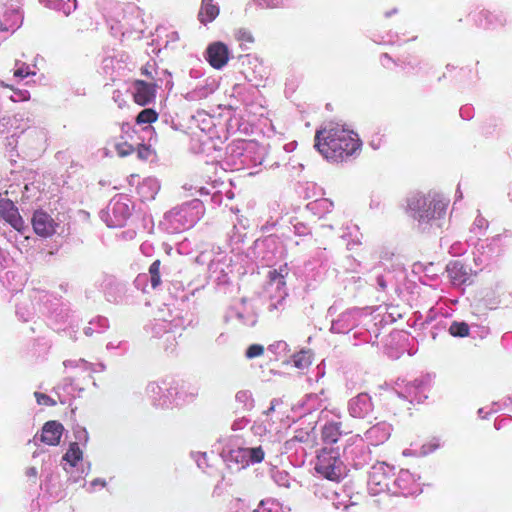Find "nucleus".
I'll return each mask as SVG.
<instances>
[{"instance_id":"31","label":"nucleus","mask_w":512,"mask_h":512,"mask_svg":"<svg viewBox=\"0 0 512 512\" xmlns=\"http://www.w3.org/2000/svg\"><path fill=\"white\" fill-rule=\"evenodd\" d=\"M72 2L74 3V9L77 8V0H72Z\"/></svg>"},{"instance_id":"16","label":"nucleus","mask_w":512,"mask_h":512,"mask_svg":"<svg viewBox=\"0 0 512 512\" xmlns=\"http://www.w3.org/2000/svg\"><path fill=\"white\" fill-rule=\"evenodd\" d=\"M83 458V452L80 449L77 442H73L69 445V448L65 455L63 456V459L70 463L71 466H76Z\"/></svg>"},{"instance_id":"25","label":"nucleus","mask_w":512,"mask_h":512,"mask_svg":"<svg viewBox=\"0 0 512 512\" xmlns=\"http://www.w3.org/2000/svg\"><path fill=\"white\" fill-rule=\"evenodd\" d=\"M136 152L138 158L141 160H147L151 155V149L144 144L139 145L136 149Z\"/></svg>"},{"instance_id":"15","label":"nucleus","mask_w":512,"mask_h":512,"mask_svg":"<svg viewBox=\"0 0 512 512\" xmlns=\"http://www.w3.org/2000/svg\"><path fill=\"white\" fill-rule=\"evenodd\" d=\"M238 453L246 460V464H256L264 460L265 452L262 447L241 448Z\"/></svg>"},{"instance_id":"32","label":"nucleus","mask_w":512,"mask_h":512,"mask_svg":"<svg viewBox=\"0 0 512 512\" xmlns=\"http://www.w3.org/2000/svg\"><path fill=\"white\" fill-rule=\"evenodd\" d=\"M122 205L119 203H115V207H121Z\"/></svg>"},{"instance_id":"9","label":"nucleus","mask_w":512,"mask_h":512,"mask_svg":"<svg viewBox=\"0 0 512 512\" xmlns=\"http://www.w3.org/2000/svg\"><path fill=\"white\" fill-rule=\"evenodd\" d=\"M0 216L17 231H21L24 227V221L17 207L9 199L0 200Z\"/></svg>"},{"instance_id":"2","label":"nucleus","mask_w":512,"mask_h":512,"mask_svg":"<svg viewBox=\"0 0 512 512\" xmlns=\"http://www.w3.org/2000/svg\"><path fill=\"white\" fill-rule=\"evenodd\" d=\"M413 218L419 222H428L445 214L447 204L437 195H415L408 201Z\"/></svg>"},{"instance_id":"20","label":"nucleus","mask_w":512,"mask_h":512,"mask_svg":"<svg viewBox=\"0 0 512 512\" xmlns=\"http://www.w3.org/2000/svg\"><path fill=\"white\" fill-rule=\"evenodd\" d=\"M453 336L465 337L469 334V326L464 322H453L449 328Z\"/></svg>"},{"instance_id":"33","label":"nucleus","mask_w":512,"mask_h":512,"mask_svg":"<svg viewBox=\"0 0 512 512\" xmlns=\"http://www.w3.org/2000/svg\"><path fill=\"white\" fill-rule=\"evenodd\" d=\"M64 13L68 16L70 14V11H64Z\"/></svg>"},{"instance_id":"21","label":"nucleus","mask_w":512,"mask_h":512,"mask_svg":"<svg viewBox=\"0 0 512 512\" xmlns=\"http://www.w3.org/2000/svg\"><path fill=\"white\" fill-rule=\"evenodd\" d=\"M8 87L13 91V94L10 97L13 102L28 101L30 99V93L28 90L15 89L13 86Z\"/></svg>"},{"instance_id":"22","label":"nucleus","mask_w":512,"mask_h":512,"mask_svg":"<svg viewBox=\"0 0 512 512\" xmlns=\"http://www.w3.org/2000/svg\"><path fill=\"white\" fill-rule=\"evenodd\" d=\"M115 150L120 157H126L135 151L134 147L128 142L117 143L115 145Z\"/></svg>"},{"instance_id":"27","label":"nucleus","mask_w":512,"mask_h":512,"mask_svg":"<svg viewBox=\"0 0 512 512\" xmlns=\"http://www.w3.org/2000/svg\"><path fill=\"white\" fill-rule=\"evenodd\" d=\"M30 74H32V73L29 71L28 67L27 68H19L14 71V76L21 78V79L27 77Z\"/></svg>"},{"instance_id":"14","label":"nucleus","mask_w":512,"mask_h":512,"mask_svg":"<svg viewBox=\"0 0 512 512\" xmlns=\"http://www.w3.org/2000/svg\"><path fill=\"white\" fill-rule=\"evenodd\" d=\"M289 274L288 264L285 263L279 269H273L268 272L267 278L270 284H277L278 288L286 286V277Z\"/></svg>"},{"instance_id":"11","label":"nucleus","mask_w":512,"mask_h":512,"mask_svg":"<svg viewBox=\"0 0 512 512\" xmlns=\"http://www.w3.org/2000/svg\"><path fill=\"white\" fill-rule=\"evenodd\" d=\"M391 434V427L387 423H378L374 426H372L367 432H366V438L373 441L375 445H379L381 443H384L386 440L389 439Z\"/></svg>"},{"instance_id":"1","label":"nucleus","mask_w":512,"mask_h":512,"mask_svg":"<svg viewBox=\"0 0 512 512\" xmlns=\"http://www.w3.org/2000/svg\"><path fill=\"white\" fill-rule=\"evenodd\" d=\"M314 147L328 161L342 162L361 149L359 136L342 126H329L317 130Z\"/></svg>"},{"instance_id":"26","label":"nucleus","mask_w":512,"mask_h":512,"mask_svg":"<svg viewBox=\"0 0 512 512\" xmlns=\"http://www.w3.org/2000/svg\"><path fill=\"white\" fill-rule=\"evenodd\" d=\"M488 16L489 12L482 10L474 15V20L480 27H483V20H488Z\"/></svg>"},{"instance_id":"10","label":"nucleus","mask_w":512,"mask_h":512,"mask_svg":"<svg viewBox=\"0 0 512 512\" xmlns=\"http://www.w3.org/2000/svg\"><path fill=\"white\" fill-rule=\"evenodd\" d=\"M63 425L57 421H48L41 432V441L47 445H58L63 432Z\"/></svg>"},{"instance_id":"28","label":"nucleus","mask_w":512,"mask_h":512,"mask_svg":"<svg viewBox=\"0 0 512 512\" xmlns=\"http://www.w3.org/2000/svg\"><path fill=\"white\" fill-rule=\"evenodd\" d=\"M40 2L48 8H56L61 4V0H40Z\"/></svg>"},{"instance_id":"12","label":"nucleus","mask_w":512,"mask_h":512,"mask_svg":"<svg viewBox=\"0 0 512 512\" xmlns=\"http://www.w3.org/2000/svg\"><path fill=\"white\" fill-rule=\"evenodd\" d=\"M219 15V7L213 3V0H202L198 13L199 21L206 25L216 19Z\"/></svg>"},{"instance_id":"17","label":"nucleus","mask_w":512,"mask_h":512,"mask_svg":"<svg viewBox=\"0 0 512 512\" xmlns=\"http://www.w3.org/2000/svg\"><path fill=\"white\" fill-rule=\"evenodd\" d=\"M158 120V113L151 108L143 109L136 117V123L141 124H152Z\"/></svg>"},{"instance_id":"23","label":"nucleus","mask_w":512,"mask_h":512,"mask_svg":"<svg viewBox=\"0 0 512 512\" xmlns=\"http://www.w3.org/2000/svg\"><path fill=\"white\" fill-rule=\"evenodd\" d=\"M264 354V347L260 344H252L250 345L246 352H245V356L246 358L248 359H253V358H256V357H260Z\"/></svg>"},{"instance_id":"18","label":"nucleus","mask_w":512,"mask_h":512,"mask_svg":"<svg viewBox=\"0 0 512 512\" xmlns=\"http://www.w3.org/2000/svg\"><path fill=\"white\" fill-rule=\"evenodd\" d=\"M234 38L240 43L241 46H246L255 42V38L251 30L244 27L235 30Z\"/></svg>"},{"instance_id":"3","label":"nucleus","mask_w":512,"mask_h":512,"mask_svg":"<svg viewBox=\"0 0 512 512\" xmlns=\"http://www.w3.org/2000/svg\"><path fill=\"white\" fill-rule=\"evenodd\" d=\"M340 465L339 458L334 456L332 452L322 451L317 456L314 469L321 477L333 482H339L341 478Z\"/></svg>"},{"instance_id":"7","label":"nucleus","mask_w":512,"mask_h":512,"mask_svg":"<svg viewBox=\"0 0 512 512\" xmlns=\"http://www.w3.org/2000/svg\"><path fill=\"white\" fill-rule=\"evenodd\" d=\"M7 26L2 30L15 29L22 24L21 0H2Z\"/></svg>"},{"instance_id":"6","label":"nucleus","mask_w":512,"mask_h":512,"mask_svg":"<svg viewBox=\"0 0 512 512\" xmlns=\"http://www.w3.org/2000/svg\"><path fill=\"white\" fill-rule=\"evenodd\" d=\"M133 85L135 88L133 100L137 105L146 106L155 100L157 91L156 84L137 79L134 81Z\"/></svg>"},{"instance_id":"5","label":"nucleus","mask_w":512,"mask_h":512,"mask_svg":"<svg viewBox=\"0 0 512 512\" xmlns=\"http://www.w3.org/2000/svg\"><path fill=\"white\" fill-rule=\"evenodd\" d=\"M206 60L214 69L223 68L229 61V49L223 42H213L206 49Z\"/></svg>"},{"instance_id":"29","label":"nucleus","mask_w":512,"mask_h":512,"mask_svg":"<svg viewBox=\"0 0 512 512\" xmlns=\"http://www.w3.org/2000/svg\"><path fill=\"white\" fill-rule=\"evenodd\" d=\"M151 68V65L149 63H147L146 65L142 66L141 67V74L146 76L147 78H150V79H153V75H152V72L150 70Z\"/></svg>"},{"instance_id":"13","label":"nucleus","mask_w":512,"mask_h":512,"mask_svg":"<svg viewBox=\"0 0 512 512\" xmlns=\"http://www.w3.org/2000/svg\"><path fill=\"white\" fill-rule=\"evenodd\" d=\"M342 434L341 423L330 422L322 429V440L327 444H335Z\"/></svg>"},{"instance_id":"4","label":"nucleus","mask_w":512,"mask_h":512,"mask_svg":"<svg viewBox=\"0 0 512 512\" xmlns=\"http://www.w3.org/2000/svg\"><path fill=\"white\" fill-rule=\"evenodd\" d=\"M33 231L42 238H51L59 227L53 217L44 210H36L31 218Z\"/></svg>"},{"instance_id":"8","label":"nucleus","mask_w":512,"mask_h":512,"mask_svg":"<svg viewBox=\"0 0 512 512\" xmlns=\"http://www.w3.org/2000/svg\"><path fill=\"white\" fill-rule=\"evenodd\" d=\"M350 414L355 418H369L373 411L371 397L367 393H360L349 404Z\"/></svg>"},{"instance_id":"30","label":"nucleus","mask_w":512,"mask_h":512,"mask_svg":"<svg viewBox=\"0 0 512 512\" xmlns=\"http://www.w3.org/2000/svg\"><path fill=\"white\" fill-rule=\"evenodd\" d=\"M191 204L193 205V208H197L202 205L201 201L199 199H194Z\"/></svg>"},{"instance_id":"24","label":"nucleus","mask_w":512,"mask_h":512,"mask_svg":"<svg viewBox=\"0 0 512 512\" xmlns=\"http://www.w3.org/2000/svg\"><path fill=\"white\" fill-rule=\"evenodd\" d=\"M34 396L39 405H45V406H55L56 405V401L44 393L35 392Z\"/></svg>"},{"instance_id":"19","label":"nucleus","mask_w":512,"mask_h":512,"mask_svg":"<svg viewBox=\"0 0 512 512\" xmlns=\"http://www.w3.org/2000/svg\"><path fill=\"white\" fill-rule=\"evenodd\" d=\"M160 266L161 261L157 259L149 267V273L151 276V286L153 289H156L161 284Z\"/></svg>"}]
</instances>
